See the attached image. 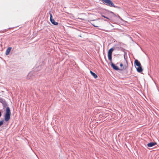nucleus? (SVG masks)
<instances>
[{
  "label": "nucleus",
  "mask_w": 159,
  "mask_h": 159,
  "mask_svg": "<svg viewBox=\"0 0 159 159\" xmlns=\"http://www.w3.org/2000/svg\"><path fill=\"white\" fill-rule=\"evenodd\" d=\"M157 144V143L156 142H150L147 144V146L148 147H152L155 145Z\"/></svg>",
  "instance_id": "obj_8"
},
{
  "label": "nucleus",
  "mask_w": 159,
  "mask_h": 159,
  "mask_svg": "<svg viewBox=\"0 0 159 159\" xmlns=\"http://www.w3.org/2000/svg\"><path fill=\"white\" fill-rule=\"evenodd\" d=\"M11 114V113L10 108L8 107L6 108V112L5 115V120L6 121H7L10 120Z\"/></svg>",
  "instance_id": "obj_2"
},
{
  "label": "nucleus",
  "mask_w": 159,
  "mask_h": 159,
  "mask_svg": "<svg viewBox=\"0 0 159 159\" xmlns=\"http://www.w3.org/2000/svg\"><path fill=\"white\" fill-rule=\"evenodd\" d=\"M114 50L113 48H111L108 51V60L111 62L112 61V54Z\"/></svg>",
  "instance_id": "obj_4"
},
{
  "label": "nucleus",
  "mask_w": 159,
  "mask_h": 159,
  "mask_svg": "<svg viewBox=\"0 0 159 159\" xmlns=\"http://www.w3.org/2000/svg\"><path fill=\"white\" fill-rule=\"evenodd\" d=\"M134 66L137 69V71L139 73L143 70L140 63L137 60H135L134 62Z\"/></svg>",
  "instance_id": "obj_1"
},
{
  "label": "nucleus",
  "mask_w": 159,
  "mask_h": 159,
  "mask_svg": "<svg viewBox=\"0 0 159 159\" xmlns=\"http://www.w3.org/2000/svg\"><path fill=\"white\" fill-rule=\"evenodd\" d=\"M79 36L81 37V36L80 35Z\"/></svg>",
  "instance_id": "obj_17"
},
{
  "label": "nucleus",
  "mask_w": 159,
  "mask_h": 159,
  "mask_svg": "<svg viewBox=\"0 0 159 159\" xmlns=\"http://www.w3.org/2000/svg\"><path fill=\"white\" fill-rule=\"evenodd\" d=\"M90 73L95 78H96L98 77L97 75L95 73L92 72V71H90Z\"/></svg>",
  "instance_id": "obj_11"
},
{
  "label": "nucleus",
  "mask_w": 159,
  "mask_h": 159,
  "mask_svg": "<svg viewBox=\"0 0 159 159\" xmlns=\"http://www.w3.org/2000/svg\"><path fill=\"white\" fill-rule=\"evenodd\" d=\"M3 122L4 120H3L0 121V126L3 124Z\"/></svg>",
  "instance_id": "obj_13"
},
{
  "label": "nucleus",
  "mask_w": 159,
  "mask_h": 159,
  "mask_svg": "<svg viewBox=\"0 0 159 159\" xmlns=\"http://www.w3.org/2000/svg\"><path fill=\"white\" fill-rule=\"evenodd\" d=\"M111 62V66L115 70H119V67L117 66H116L114 64H113L112 61L110 62Z\"/></svg>",
  "instance_id": "obj_7"
},
{
  "label": "nucleus",
  "mask_w": 159,
  "mask_h": 159,
  "mask_svg": "<svg viewBox=\"0 0 159 159\" xmlns=\"http://www.w3.org/2000/svg\"><path fill=\"white\" fill-rule=\"evenodd\" d=\"M34 72H31L29 73L28 75L27 78L28 79H33L34 75Z\"/></svg>",
  "instance_id": "obj_6"
},
{
  "label": "nucleus",
  "mask_w": 159,
  "mask_h": 159,
  "mask_svg": "<svg viewBox=\"0 0 159 159\" xmlns=\"http://www.w3.org/2000/svg\"><path fill=\"white\" fill-rule=\"evenodd\" d=\"M51 22L54 25H58V23L57 22H55L53 19L50 20Z\"/></svg>",
  "instance_id": "obj_10"
},
{
  "label": "nucleus",
  "mask_w": 159,
  "mask_h": 159,
  "mask_svg": "<svg viewBox=\"0 0 159 159\" xmlns=\"http://www.w3.org/2000/svg\"><path fill=\"white\" fill-rule=\"evenodd\" d=\"M91 24L92 25H93L94 27H97V26L95 25L94 24H93L92 23H91Z\"/></svg>",
  "instance_id": "obj_16"
},
{
  "label": "nucleus",
  "mask_w": 159,
  "mask_h": 159,
  "mask_svg": "<svg viewBox=\"0 0 159 159\" xmlns=\"http://www.w3.org/2000/svg\"><path fill=\"white\" fill-rule=\"evenodd\" d=\"M50 11H49V14H50V20H51V19H53L52 18V14L50 13Z\"/></svg>",
  "instance_id": "obj_12"
},
{
  "label": "nucleus",
  "mask_w": 159,
  "mask_h": 159,
  "mask_svg": "<svg viewBox=\"0 0 159 159\" xmlns=\"http://www.w3.org/2000/svg\"><path fill=\"white\" fill-rule=\"evenodd\" d=\"M0 102H1L4 107H6L7 106V103L6 102L5 99L0 98Z\"/></svg>",
  "instance_id": "obj_5"
},
{
  "label": "nucleus",
  "mask_w": 159,
  "mask_h": 159,
  "mask_svg": "<svg viewBox=\"0 0 159 159\" xmlns=\"http://www.w3.org/2000/svg\"><path fill=\"white\" fill-rule=\"evenodd\" d=\"M102 16L103 17H104V18H107V19H109L107 17L104 16V15H102Z\"/></svg>",
  "instance_id": "obj_14"
},
{
  "label": "nucleus",
  "mask_w": 159,
  "mask_h": 159,
  "mask_svg": "<svg viewBox=\"0 0 159 159\" xmlns=\"http://www.w3.org/2000/svg\"><path fill=\"white\" fill-rule=\"evenodd\" d=\"M120 66L121 67H122L123 66V64L122 63H120Z\"/></svg>",
  "instance_id": "obj_15"
},
{
  "label": "nucleus",
  "mask_w": 159,
  "mask_h": 159,
  "mask_svg": "<svg viewBox=\"0 0 159 159\" xmlns=\"http://www.w3.org/2000/svg\"><path fill=\"white\" fill-rule=\"evenodd\" d=\"M102 2H104L105 5L110 7H116L114 4L111 0H102Z\"/></svg>",
  "instance_id": "obj_3"
},
{
  "label": "nucleus",
  "mask_w": 159,
  "mask_h": 159,
  "mask_svg": "<svg viewBox=\"0 0 159 159\" xmlns=\"http://www.w3.org/2000/svg\"><path fill=\"white\" fill-rule=\"evenodd\" d=\"M11 48V47H9L7 49L6 52V54L7 55L9 54Z\"/></svg>",
  "instance_id": "obj_9"
}]
</instances>
